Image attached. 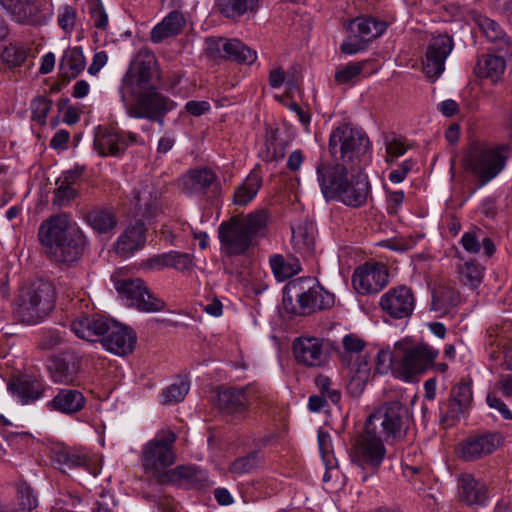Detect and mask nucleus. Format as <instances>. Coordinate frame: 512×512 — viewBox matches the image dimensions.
Returning <instances> with one entry per match:
<instances>
[{
  "label": "nucleus",
  "instance_id": "obj_58",
  "mask_svg": "<svg viewBox=\"0 0 512 512\" xmlns=\"http://www.w3.org/2000/svg\"><path fill=\"white\" fill-rule=\"evenodd\" d=\"M366 62H351L335 73V81L339 84L349 83L363 71Z\"/></svg>",
  "mask_w": 512,
  "mask_h": 512
},
{
  "label": "nucleus",
  "instance_id": "obj_25",
  "mask_svg": "<svg viewBox=\"0 0 512 512\" xmlns=\"http://www.w3.org/2000/svg\"><path fill=\"white\" fill-rule=\"evenodd\" d=\"M472 402V390L468 384H458L450 392L448 402L440 406L441 420L447 425H453L468 409Z\"/></svg>",
  "mask_w": 512,
  "mask_h": 512
},
{
  "label": "nucleus",
  "instance_id": "obj_37",
  "mask_svg": "<svg viewBox=\"0 0 512 512\" xmlns=\"http://www.w3.org/2000/svg\"><path fill=\"white\" fill-rule=\"evenodd\" d=\"M315 225L305 220L300 222L296 227H292V246L294 250L303 255L311 256L315 251Z\"/></svg>",
  "mask_w": 512,
  "mask_h": 512
},
{
  "label": "nucleus",
  "instance_id": "obj_20",
  "mask_svg": "<svg viewBox=\"0 0 512 512\" xmlns=\"http://www.w3.org/2000/svg\"><path fill=\"white\" fill-rule=\"evenodd\" d=\"M259 397V389L255 384L241 388L229 387L218 392V405L230 414H243Z\"/></svg>",
  "mask_w": 512,
  "mask_h": 512
},
{
  "label": "nucleus",
  "instance_id": "obj_11",
  "mask_svg": "<svg viewBox=\"0 0 512 512\" xmlns=\"http://www.w3.org/2000/svg\"><path fill=\"white\" fill-rule=\"evenodd\" d=\"M387 26L385 21L374 17L354 19L347 26L349 35L340 46L341 52L347 55H354L365 50L369 42L386 31Z\"/></svg>",
  "mask_w": 512,
  "mask_h": 512
},
{
  "label": "nucleus",
  "instance_id": "obj_61",
  "mask_svg": "<svg viewBox=\"0 0 512 512\" xmlns=\"http://www.w3.org/2000/svg\"><path fill=\"white\" fill-rule=\"evenodd\" d=\"M395 361L396 347L394 348L393 353H391L389 350H380L377 353L375 369L379 374H385L390 369L395 374Z\"/></svg>",
  "mask_w": 512,
  "mask_h": 512
},
{
  "label": "nucleus",
  "instance_id": "obj_17",
  "mask_svg": "<svg viewBox=\"0 0 512 512\" xmlns=\"http://www.w3.org/2000/svg\"><path fill=\"white\" fill-rule=\"evenodd\" d=\"M218 237L222 251L230 256L244 254L252 242L239 217L222 222L218 228Z\"/></svg>",
  "mask_w": 512,
  "mask_h": 512
},
{
  "label": "nucleus",
  "instance_id": "obj_31",
  "mask_svg": "<svg viewBox=\"0 0 512 512\" xmlns=\"http://www.w3.org/2000/svg\"><path fill=\"white\" fill-rule=\"evenodd\" d=\"M109 319L102 316H82L74 320L70 327L71 331L79 338L87 341H96L103 338L108 329Z\"/></svg>",
  "mask_w": 512,
  "mask_h": 512
},
{
  "label": "nucleus",
  "instance_id": "obj_24",
  "mask_svg": "<svg viewBox=\"0 0 512 512\" xmlns=\"http://www.w3.org/2000/svg\"><path fill=\"white\" fill-rule=\"evenodd\" d=\"M296 360L308 367H320L328 358L323 340L317 337H300L293 342Z\"/></svg>",
  "mask_w": 512,
  "mask_h": 512
},
{
  "label": "nucleus",
  "instance_id": "obj_23",
  "mask_svg": "<svg viewBox=\"0 0 512 512\" xmlns=\"http://www.w3.org/2000/svg\"><path fill=\"white\" fill-rule=\"evenodd\" d=\"M501 442L502 437L498 433L471 436L459 443L458 455L465 461H474L493 453Z\"/></svg>",
  "mask_w": 512,
  "mask_h": 512
},
{
  "label": "nucleus",
  "instance_id": "obj_54",
  "mask_svg": "<svg viewBox=\"0 0 512 512\" xmlns=\"http://www.w3.org/2000/svg\"><path fill=\"white\" fill-rule=\"evenodd\" d=\"M372 358L367 354L357 356L353 359L349 372L353 374V379L359 383H365L370 376L372 369Z\"/></svg>",
  "mask_w": 512,
  "mask_h": 512
},
{
  "label": "nucleus",
  "instance_id": "obj_27",
  "mask_svg": "<svg viewBox=\"0 0 512 512\" xmlns=\"http://www.w3.org/2000/svg\"><path fill=\"white\" fill-rule=\"evenodd\" d=\"M146 226L141 220L128 224L114 243L115 252L124 258L141 250L146 243Z\"/></svg>",
  "mask_w": 512,
  "mask_h": 512
},
{
  "label": "nucleus",
  "instance_id": "obj_5",
  "mask_svg": "<svg viewBox=\"0 0 512 512\" xmlns=\"http://www.w3.org/2000/svg\"><path fill=\"white\" fill-rule=\"evenodd\" d=\"M55 298L53 283L41 278L36 279L20 291L14 312L23 323L37 324L53 310Z\"/></svg>",
  "mask_w": 512,
  "mask_h": 512
},
{
  "label": "nucleus",
  "instance_id": "obj_41",
  "mask_svg": "<svg viewBox=\"0 0 512 512\" xmlns=\"http://www.w3.org/2000/svg\"><path fill=\"white\" fill-rule=\"evenodd\" d=\"M185 24L182 13L178 11L170 12L161 23L157 24L151 32V40L155 43L163 39L178 34Z\"/></svg>",
  "mask_w": 512,
  "mask_h": 512
},
{
  "label": "nucleus",
  "instance_id": "obj_60",
  "mask_svg": "<svg viewBox=\"0 0 512 512\" xmlns=\"http://www.w3.org/2000/svg\"><path fill=\"white\" fill-rule=\"evenodd\" d=\"M478 25L487 39L492 42L498 41L505 36L501 26L488 17H480L478 19Z\"/></svg>",
  "mask_w": 512,
  "mask_h": 512
},
{
  "label": "nucleus",
  "instance_id": "obj_36",
  "mask_svg": "<svg viewBox=\"0 0 512 512\" xmlns=\"http://www.w3.org/2000/svg\"><path fill=\"white\" fill-rule=\"evenodd\" d=\"M8 389L23 405L34 403L42 398L44 394L43 384L28 378H18L10 382Z\"/></svg>",
  "mask_w": 512,
  "mask_h": 512
},
{
  "label": "nucleus",
  "instance_id": "obj_7",
  "mask_svg": "<svg viewBox=\"0 0 512 512\" xmlns=\"http://www.w3.org/2000/svg\"><path fill=\"white\" fill-rule=\"evenodd\" d=\"M439 350L427 343H396L395 376L410 382L435 364Z\"/></svg>",
  "mask_w": 512,
  "mask_h": 512
},
{
  "label": "nucleus",
  "instance_id": "obj_34",
  "mask_svg": "<svg viewBox=\"0 0 512 512\" xmlns=\"http://www.w3.org/2000/svg\"><path fill=\"white\" fill-rule=\"evenodd\" d=\"M459 303L460 295L450 285L439 284L432 291L431 310L439 317L450 314Z\"/></svg>",
  "mask_w": 512,
  "mask_h": 512
},
{
  "label": "nucleus",
  "instance_id": "obj_29",
  "mask_svg": "<svg viewBox=\"0 0 512 512\" xmlns=\"http://www.w3.org/2000/svg\"><path fill=\"white\" fill-rule=\"evenodd\" d=\"M457 485L460 501L468 506L484 505L488 499L487 485L472 474L460 475Z\"/></svg>",
  "mask_w": 512,
  "mask_h": 512
},
{
  "label": "nucleus",
  "instance_id": "obj_53",
  "mask_svg": "<svg viewBox=\"0 0 512 512\" xmlns=\"http://www.w3.org/2000/svg\"><path fill=\"white\" fill-rule=\"evenodd\" d=\"M268 218L269 217L267 210L260 209L248 214L246 218H241V220L250 238L253 239L254 236L259 234L266 228Z\"/></svg>",
  "mask_w": 512,
  "mask_h": 512
},
{
  "label": "nucleus",
  "instance_id": "obj_44",
  "mask_svg": "<svg viewBox=\"0 0 512 512\" xmlns=\"http://www.w3.org/2000/svg\"><path fill=\"white\" fill-rule=\"evenodd\" d=\"M149 266L157 269L173 267L176 270L185 271L192 266V258L187 253L170 251L151 258L149 260Z\"/></svg>",
  "mask_w": 512,
  "mask_h": 512
},
{
  "label": "nucleus",
  "instance_id": "obj_21",
  "mask_svg": "<svg viewBox=\"0 0 512 512\" xmlns=\"http://www.w3.org/2000/svg\"><path fill=\"white\" fill-rule=\"evenodd\" d=\"M136 142V135H125L119 131L99 126L94 135V148L100 156L117 157L123 154L130 143Z\"/></svg>",
  "mask_w": 512,
  "mask_h": 512
},
{
  "label": "nucleus",
  "instance_id": "obj_40",
  "mask_svg": "<svg viewBox=\"0 0 512 512\" xmlns=\"http://www.w3.org/2000/svg\"><path fill=\"white\" fill-rule=\"evenodd\" d=\"M263 180L260 172L252 170L244 181L236 187L233 194V203L237 206L248 205L257 195Z\"/></svg>",
  "mask_w": 512,
  "mask_h": 512
},
{
  "label": "nucleus",
  "instance_id": "obj_28",
  "mask_svg": "<svg viewBox=\"0 0 512 512\" xmlns=\"http://www.w3.org/2000/svg\"><path fill=\"white\" fill-rule=\"evenodd\" d=\"M154 66L155 58L152 55H148L146 60L136 64L135 71L126 74L121 87L123 101H125L127 93L155 87L151 84Z\"/></svg>",
  "mask_w": 512,
  "mask_h": 512
},
{
  "label": "nucleus",
  "instance_id": "obj_18",
  "mask_svg": "<svg viewBox=\"0 0 512 512\" xmlns=\"http://www.w3.org/2000/svg\"><path fill=\"white\" fill-rule=\"evenodd\" d=\"M388 283V269L378 262L365 263L355 269L352 276L354 289L362 294L378 293Z\"/></svg>",
  "mask_w": 512,
  "mask_h": 512
},
{
  "label": "nucleus",
  "instance_id": "obj_35",
  "mask_svg": "<svg viewBox=\"0 0 512 512\" xmlns=\"http://www.w3.org/2000/svg\"><path fill=\"white\" fill-rule=\"evenodd\" d=\"M81 176L78 170L64 171L56 181L53 204L59 207L67 206L78 194L75 185Z\"/></svg>",
  "mask_w": 512,
  "mask_h": 512
},
{
  "label": "nucleus",
  "instance_id": "obj_15",
  "mask_svg": "<svg viewBox=\"0 0 512 512\" xmlns=\"http://www.w3.org/2000/svg\"><path fill=\"white\" fill-rule=\"evenodd\" d=\"M0 6L12 21L22 25L37 26L47 21L43 0H0Z\"/></svg>",
  "mask_w": 512,
  "mask_h": 512
},
{
  "label": "nucleus",
  "instance_id": "obj_51",
  "mask_svg": "<svg viewBox=\"0 0 512 512\" xmlns=\"http://www.w3.org/2000/svg\"><path fill=\"white\" fill-rule=\"evenodd\" d=\"M189 389V381L186 379H179L162 390L161 403L164 405L177 404L184 400Z\"/></svg>",
  "mask_w": 512,
  "mask_h": 512
},
{
  "label": "nucleus",
  "instance_id": "obj_16",
  "mask_svg": "<svg viewBox=\"0 0 512 512\" xmlns=\"http://www.w3.org/2000/svg\"><path fill=\"white\" fill-rule=\"evenodd\" d=\"M454 47L452 37L440 34L431 38L423 60L424 74L435 81L445 70V62Z\"/></svg>",
  "mask_w": 512,
  "mask_h": 512
},
{
  "label": "nucleus",
  "instance_id": "obj_47",
  "mask_svg": "<svg viewBox=\"0 0 512 512\" xmlns=\"http://www.w3.org/2000/svg\"><path fill=\"white\" fill-rule=\"evenodd\" d=\"M219 12L226 18L235 19L258 7V0H220Z\"/></svg>",
  "mask_w": 512,
  "mask_h": 512
},
{
  "label": "nucleus",
  "instance_id": "obj_6",
  "mask_svg": "<svg viewBox=\"0 0 512 512\" xmlns=\"http://www.w3.org/2000/svg\"><path fill=\"white\" fill-rule=\"evenodd\" d=\"M348 455L351 463L359 469L361 480L367 481L376 475L387 455L383 438L364 426L350 441Z\"/></svg>",
  "mask_w": 512,
  "mask_h": 512
},
{
  "label": "nucleus",
  "instance_id": "obj_39",
  "mask_svg": "<svg viewBox=\"0 0 512 512\" xmlns=\"http://www.w3.org/2000/svg\"><path fill=\"white\" fill-rule=\"evenodd\" d=\"M51 380L56 384L78 385L79 367L75 363H68L62 358L52 357L48 364Z\"/></svg>",
  "mask_w": 512,
  "mask_h": 512
},
{
  "label": "nucleus",
  "instance_id": "obj_49",
  "mask_svg": "<svg viewBox=\"0 0 512 512\" xmlns=\"http://www.w3.org/2000/svg\"><path fill=\"white\" fill-rule=\"evenodd\" d=\"M263 456L258 451L250 452L245 456L236 458L228 468V471L235 476L252 473L262 463Z\"/></svg>",
  "mask_w": 512,
  "mask_h": 512
},
{
  "label": "nucleus",
  "instance_id": "obj_46",
  "mask_svg": "<svg viewBox=\"0 0 512 512\" xmlns=\"http://www.w3.org/2000/svg\"><path fill=\"white\" fill-rule=\"evenodd\" d=\"M89 226L99 234L111 232L117 225V218L110 209H94L86 215Z\"/></svg>",
  "mask_w": 512,
  "mask_h": 512
},
{
  "label": "nucleus",
  "instance_id": "obj_19",
  "mask_svg": "<svg viewBox=\"0 0 512 512\" xmlns=\"http://www.w3.org/2000/svg\"><path fill=\"white\" fill-rule=\"evenodd\" d=\"M379 305L384 313L393 319H405L412 315L415 308V297L407 286H398L384 293Z\"/></svg>",
  "mask_w": 512,
  "mask_h": 512
},
{
  "label": "nucleus",
  "instance_id": "obj_43",
  "mask_svg": "<svg viewBox=\"0 0 512 512\" xmlns=\"http://www.w3.org/2000/svg\"><path fill=\"white\" fill-rule=\"evenodd\" d=\"M84 67L85 58L81 49L77 47L66 50L59 63L61 76L68 80L77 77Z\"/></svg>",
  "mask_w": 512,
  "mask_h": 512
},
{
  "label": "nucleus",
  "instance_id": "obj_9",
  "mask_svg": "<svg viewBox=\"0 0 512 512\" xmlns=\"http://www.w3.org/2000/svg\"><path fill=\"white\" fill-rule=\"evenodd\" d=\"M175 442L176 434L167 430L157 433L142 448L141 464L144 472L155 478L156 481L176 461Z\"/></svg>",
  "mask_w": 512,
  "mask_h": 512
},
{
  "label": "nucleus",
  "instance_id": "obj_4",
  "mask_svg": "<svg viewBox=\"0 0 512 512\" xmlns=\"http://www.w3.org/2000/svg\"><path fill=\"white\" fill-rule=\"evenodd\" d=\"M370 148L367 134L349 123L339 125L329 136L328 150L333 160L357 170L366 164Z\"/></svg>",
  "mask_w": 512,
  "mask_h": 512
},
{
  "label": "nucleus",
  "instance_id": "obj_2",
  "mask_svg": "<svg viewBox=\"0 0 512 512\" xmlns=\"http://www.w3.org/2000/svg\"><path fill=\"white\" fill-rule=\"evenodd\" d=\"M510 152L507 143L473 142L463 151L461 167L478 187H484L504 170Z\"/></svg>",
  "mask_w": 512,
  "mask_h": 512
},
{
  "label": "nucleus",
  "instance_id": "obj_8",
  "mask_svg": "<svg viewBox=\"0 0 512 512\" xmlns=\"http://www.w3.org/2000/svg\"><path fill=\"white\" fill-rule=\"evenodd\" d=\"M411 415L399 401L385 402L378 406L366 420L365 426L379 433L386 441L402 439L409 428Z\"/></svg>",
  "mask_w": 512,
  "mask_h": 512
},
{
  "label": "nucleus",
  "instance_id": "obj_64",
  "mask_svg": "<svg viewBox=\"0 0 512 512\" xmlns=\"http://www.w3.org/2000/svg\"><path fill=\"white\" fill-rule=\"evenodd\" d=\"M91 19L97 29L105 30L108 27V15L101 2H96L91 7Z\"/></svg>",
  "mask_w": 512,
  "mask_h": 512
},
{
  "label": "nucleus",
  "instance_id": "obj_26",
  "mask_svg": "<svg viewBox=\"0 0 512 512\" xmlns=\"http://www.w3.org/2000/svg\"><path fill=\"white\" fill-rule=\"evenodd\" d=\"M369 192L370 184L367 176L354 171L333 201H338L349 207L359 208L365 205Z\"/></svg>",
  "mask_w": 512,
  "mask_h": 512
},
{
  "label": "nucleus",
  "instance_id": "obj_55",
  "mask_svg": "<svg viewBox=\"0 0 512 512\" xmlns=\"http://www.w3.org/2000/svg\"><path fill=\"white\" fill-rule=\"evenodd\" d=\"M483 278V270L476 264L465 263L460 269V279L462 283L475 289L479 286Z\"/></svg>",
  "mask_w": 512,
  "mask_h": 512
},
{
  "label": "nucleus",
  "instance_id": "obj_30",
  "mask_svg": "<svg viewBox=\"0 0 512 512\" xmlns=\"http://www.w3.org/2000/svg\"><path fill=\"white\" fill-rule=\"evenodd\" d=\"M217 177L215 173L208 168H196L184 174L179 185L182 192L186 195H199L206 192L211 187Z\"/></svg>",
  "mask_w": 512,
  "mask_h": 512
},
{
  "label": "nucleus",
  "instance_id": "obj_3",
  "mask_svg": "<svg viewBox=\"0 0 512 512\" xmlns=\"http://www.w3.org/2000/svg\"><path fill=\"white\" fill-rule=\"evenodd\" d=\"M334 302V295L311 277L291 280L283 289V308L291 314L309 315L316 310L331 308Z\"/></svg>",
  "mask_w": 512,
  "mask_h": 512
},
{
  "label": "nucleus",
  "instance_id": "obj_48",
  "mask_svg": "<svg viewBox=\"0 0 512 512\" xmlns=\"http://www.w3.org/2000/svg\"><path fill=\"white\" fill-rule=\"evenodd\" d=\"M343 351L339 352V360L343 367H350L355 357L361 356L365 348V342L355 334L345 335L343 340Z\"/></svg>",
  "mask_w": 512,
  "mask_h": 512
},
{
  "label": "nucleus",
  "instance_id": "obj_59",
  "mask_svg": "<svg viewBox=\"0 0 512 512\" xmlns=\"http://www.w3.org/2000/svg\"><path fill=\"white\" fill-rule=\"evenodd\" d=\"M386 161L393 162L407 151L404 140L396 135L385 137Z\"/></svg>",
  "mask_w": 512,
  "mask_h": 512
},
{
  "label": "nucleus",
  "instance_id": "obj_42",
  "mask_svg": "<svg viewBox=\"0 0 512 512\" xmlns=\"http://www.w3.org/2000/svg\"><path fill=\"white\" fill-rule=\"evenodd\" d=\"M269 264L278 281L291 278L302 270L299 259L293 256L284 257L281 254H274L270 257Z\"/></svg>",
  "mask_w": 512,
  "mask_h": 512
},
{
  "label": "nucleus",
  "instance_id": "obj_22",
  "mask_svg": "<svg viewBox=\"0 0 512 512\" xmlns=\"http://www.w3.org/2000/svg\"><path fill=\"white\" fill-rule=\"evenodd\" d=\"M136 343L135 332L116 321L109 320L108 329L101 338L102 346L119 356L131 353Z\"/></svg>",
  "mask_w": 512,
  "mask_h": 512
},
{
  "label": "nucleus",
  "instance_id": "obj_57",
  "mask_svg": "<svg viewBox=\"0 0 512 512\" xmlns=\"http://www.w3.org/2000/svg\"><path fill=\"white\" fill-rule=\"evenodd\" d=\"M228 40L226 38H208L206 40L205 53L213 60L226 59L228 50Z\"/></svg>",
  "mask_w": 512,
  "mask_h": 512
},
{
  "label": "nucleus",
  "instance_id": "obj_32",
  "mask_svg": "<svg viewBox=\"0 0 512 512\" xmlns=\"http://www.w3.org/2000/svg\"><path fill=\"white\" fill-rule=\"evenodd\" d=\"M86 404L83 394L75 389H60L54 398L47 402L49 410H54L66 415H74L80 412Z\"/></svg>",
  "mask_w": 512,
  "mask_h": 512
},
{
  "label": "nucleus",
  "instance_id": "obj_1",
  "mask_svg": "<svg viewBox=\"0 0 512 512\" xmlns=\"http://www.w3.org/2000/svg\"><path fill=\"white\" fill-rule=\"evenodd\" d=\"M45 255L56 264L71 266L82 256L85 236L66 214L50 216L38 229Z\"/></svg>",
  "mask_w": 512,
  "mask_h": 512
},
{
  "label": "nucleus",
  "instance_id": "obj_13",
  "mask_svg": "<svg viewBox=\"0 0 512 512\" xmlns=\"http://www.w3.org/2000/svg\"><path fill=\"white\" fill-rule=\"evenodd\" d=\"M115 288L126 299L128 306L141 312H159L165 307V302L152 294L140 278L119 280L116 282Z\"/></svg>",
  "mask_w": 512,
  "mask_h": 512
},
{
  "label": "nucleus",
  "instance_id": "obj_52",
  "mask_svg": "<svg viewBox=\"0 0 512 512\" xmlns=\"http://www.w3.org/2000/svg\"><path fill=\"white\" fill-rule=\"evenodd\" d=\"M17 512H30L37 506V499L32 488L25 482H20L16 487V499L11 501Z\"/></svg>",
  "mask_w": 512,
  "mask_h": 512
},
{
  "label": "nucleus",
  "instance_id": "obj_33",
  "mask_svg": "<svg viewBox=\"0 0 512 512\" xmlns=\"http://www.w3.org/2000/svg\"><path fill=\"white\" fill-rule=\"evenodd\" d=\"M206 478V473L197 469L195 466L179 465L173 469H167L157 482L159 484H173L178 486H200V482L205 481Z\"/></svg>",
  "mask_w": 512,
  "mask_h": 512
},
{
  "label": "nucleus",
  "instance_id": "obj_56",
  "mask_svg": "<svg viewBox=\"0 0 512 512\" xmlns=\"http://www.w3.org/2000/svg\"><path fill=\"white\" fill-rule=\"evenodd\" d=\"M32 120L39 125H45L47 115L52 108V101L44 96H38L31 102Z\"/></svg>",
  "mask_w": 512,
  "mask_h": 512
},
{
  "label": "nucleus",
  "instance_id": "obj_10",
  "mask_svg": "<svg viewBox=\"0 0 512 512\" xmlns=\"http://www.w3.org/2000/svg\"><path fill=\"white\" fill-rule=\"evenodd\" d=\"M128 94L133 97V102L127 105V113L133 118L162 122L164 115L175 107V102L156 87Z\"/></svg>",
  "mask_w": 512,
  "mask_h": 512
},
{
  "label": "nucleus",
  "instance_id": "obj_45",
  "mask_svg": "<svg viewBox=\"0 0 512 512\" xmlns=\"http://www.w3.org/2000/svg\"><path fill=\"white\" fill-rule=\"evenodd\" d=\"M505 69L506 63L502 57L489 54L478 60L475 71L478 76L496 83L501 79Z\"/></svg>",
  "mask_w": 512,
  "mask_h": 512
},
{
  "label": "nucleus",
  "instance_id": "obj_63",
  "mask_svg": "<svg viewBox=\"0 0 512 512\" xmlns=\"http://www.w3.org/2000/svg\"><path fill=\"white\" fill-rule=\"evenodd\" d=\"M63 342L62 332L59 330L45 331L39 341V347L42 350H51L58 347Z\"/></svg>",
  "mask_w": 512,
  "mask_h": 512
},
{
  "label": "nucleus",
  "instance_id": "obj_50",
  "mask_svg": "<svg viewBox=\"0 0 512 512\" xmlns=\"http://www.w3.org/2000/svg\"><path fill=\"white\" fill-rule=\"evenodd\" d=\"M227 60L240 64L251 65L257 59L256 51L252 50L238 39L228 40Z\"/></svg>",
  "mask_w": 512,
  "mask_h": 512
},
{
  "label": "nucleus",
  "instance_id": "obj_62",
  "mask_svg": "<svg viewBox=\"0 0 512 512\" xmlns=\"http://www.w3.org/2000/svg\"><path fill=\"white\" fill-rule=\"evenodd\" d=\"M26 50L17 44L8 45L3 52V59L14 66L22 64L26 59Z\"/></svg>",
  "mask_w": 512,
  "mask_h": 512
},
{
  "label": "nucleus",
  "instance_id": "obj_14",
  "mask_svg": "<svg viewBox=\"0 0 512 512\" xmlns=\"http://www.w3.org/2000/svg\"><path fill=\"white\" fill-rule=\"evenodd\" d=\"M357 169L348 167L341 162L334 164L321 161L316 166L317 182L327 202L333 201L346 185L347 179Z\"/></svg>",
  "mask_w": 512,
  "mask_h": 512
},
{
  "label": "nucleus",
  "instance_id": "obj_38",
  "mask_svg": "<svg viewBox=\"0 0 512 512\" xmlns=\"http://www.w3.org/2000/svg\"><path fill=\"white\" fill-rule=\"evenodd\" d=\"M54 461L65 468L89 469L91 455L82 447L62 446L54 450Z\"/></svg>",
  "mask_w": 512,
  "mask_h": 512
},
{
  "label": "nucleus",
  "instance_id": "obj_12",
  "mask_svg": "<svg viewBox=\"0 0 512 512\" xmlns=\"http://www.w3.org/2000/svg\"><path fill=\"white\" fill-rule=\"evenodd\" d=\"M164 193V185L146 177L133 187L130 203L138 215L147 219L155 218L163 213Z\"/></svg>",
  "mask_w": 512,
  "mask_h": 512
}]
</instances>
